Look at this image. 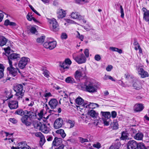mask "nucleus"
<instances>
[{"label":"nucleus","instance_id":"nucleus-1","mask_svg":"<svg viewBox=\"0 0 149 149\" xmlns=\"http://www.w3.org/2000/svg\"><path fill=\"white\" fill-rule=\"evenodd\" d=\"M14 90L16 92L15 95L17 100H22L25 92V91L23 89L22 85L21 84L16 85L14 87Z\"/></svg>","mask_w":149,"mask_h":149},{"label":"nucleus","instance_id":"nucleus-2","mask_svg":"<svg viewBox=\"0 0 149 149\" xmlns=\"http://www.w3.org/2000/svg\"><path fill=\"white\" fill-rule=\"evenodd\" d=\"M4 50L5 51L6 55L8 56V62L9 63V61L12 62V60L17 59L18 58H20V55L19 54L13 53L9 55L10 52V48L9 45L7 47L3 48Z\"/></svg>","mask_w":149,"mask_h":149},{"label":"nucleus","instance_id":"nucleus-3","mask_svg":"<svg viewBox=\"0 0 149 149\" xmlns=\"http://www.w3.org/2000/svg\"><path fill=\"white\" fill-rule=\"evenodd\" d=\"M82 89L90 93L96 92L97 87L93 83L89 82L84 86V87H81Z\"/></svg>","mask_w":149,"mask_h":149},{"label":"nucleus","instance_id":"nucleus-4","mask_svg":"<svg viewBox=\"0 0 149 149\" xmlns=\"http://www.w3.org/2000/svg\"><path fill=\"white\" fill-rule=\"evenodd\" d=\"M73 58L78 64H82L85 63L86 60V57L83 54H80L76 56L75 54L72 55Z\"/></svg>","mask_w":149,"mask_h":149},{"label":"nucleus","instance_id":"nucleus-5","mask_svg":"<svg viewBox=\"0 0 149 149\" xmlns=\"http://www.w3.org/2000/svg\"><path fill=\"white\" fill-rule=\"evenodd\" d=\"M9 66L7 68V70L9 73L11 74L13 76L15 77L17 76V71L19 73L20 72L18 68H15L13 67L12 62L10 61L9 62Z\"/></svg>","mask_w":149,"mask_h":149},{"label":"nucleus","instance_id":"nucleus-6","mask_svg":"<svg viewBox=\"0 0 149 149\" xmlns=\"http://www.w3.org/2000/svg\"><path fill=\"white\" fill-rule=\"evenodd\" d=\"M85 76V70L82 68H81L76 71L74 74L75 78L78 80H80L81 78L84 77Z\"/></svg>","mask_w":149,"mask_h":149},{"label":"nucleus","instance_id":"nucleus-7","mask_svg":"<svg viewBox=\"0 0 149 149\" xmlns=\"http://www.w3.org/2000/svg\"><path fill=\"white\" fill-rule=\"evenodd\" d=\"M29 61L30 59L28 57H22L18 63V67L20 69L24 68Z\"/></svg>","mask_w":149,"mask_h":149},{"label":"nucleus","instance_id":"nucleus-8","mask_svg":"<svg viewBox=\"0 0 149 149\" xmlns=\"http://www.w3.org/2000/svg\"><path fill=\"white\" fill-rule=\"evenodd\" d=\"M48 22L50 26H52L51 29L53 31H56L58 29V25L56 19L54 18L49 19Z\"/></svg>","mask_w":149,"mask_h":149},{"label":"nucleus","instance_id":"nucleus-9","mask_svg":"<svg viewBox=\"0 0 149 149\" xmlns=\"http://www.w3.org/2000/svg\"><path fill=\"white\" fill-rule=\"evenodd\" d=\"M56 42L55 41H49L45 42L43 44V46L46 48L52 50L56 47Z\"/></svg>","mask_w":149,"mask_h":149},{"label":"nucleus","instance_id":"nucleus-10","mask_svg":"<svg viewBox=\"0 0 149 149\" xmlns=\"http://www.w3.org/2000/svg\"><path fill=\"white\" fill-rule=\"evenodd\" d=\"M136 70L138 71V74L141 76V78H144L148 77L149 74L148 72L145 71L142 68L137 66Z\"/></svg>","mask_w":149,"mask_h":149},{"label":"nucleus","instance_id":"nucleus-11","mask_svg":"<svg viewBox=\"0 0 149 149\" xmlns=\"http://www.w3.org/2000/svg\"><path fill=\"white\" fill-rule=\"evenodd\" d=\"M63 120L61 118L56 119L54 123V127L56 129H58L61 127L63 124Z\"/></svg>","mask_w":149,"mask_h":149},{"label":"nucleus","instance_id":"nucleus-12","mask_svg":"<svg viewBox=\"0 0 149 149\" xmlns=\"http://www.w3.org/2000/svg\"><path fill=\"white\" fill-rule=\"evenodd\" d=\"M138 143L134 140H130L128 142L127 145V149H136L137 148Z\"/></svg>","mask_w":149,"mask_h":149},{"label":"nucleus","instance_id":"nucleus-13","mask_svg":"<svg viewBox=\"0 0 149 149\" xmlns=\"http://www.w3.org/2000/svg\"><path fill=\"white\" fill-rule=\"evenodd\" d=\"M8 105L11 109H16L18 107V102L16 100H10L8 102Z\"/></svg>","mask_w":149,"mask_h":149},{"label":"nucleus","instance_id":"nucleus-14","mask_svg":"<svg viewBox=\"0 0 149 149\" xmlns=\"http://www.w3.org/2000/svg\"><path fill=\"white\" fill-rule=\"evenodd\" d=\"M58 104V101L55 99H51L49 102V105L51 109L55 108Z\"/></svg>","mask_w":149,"mask_h":149},{"label":"nucleus","instance_id":"nucleus-15","mask_svg":"<svg viewBox=\"0 0 149 149\" xmlns=\"http://www.w3.org/2000/svg\"><path fill=\"white\" fill-rule=\"evenodd\" d=\"M57 17L59 19L63 18L66 16L65 11L62 9H58L56 12Z\"/></svg>","mask_w":149,"mask_h":149},{"label":"nucleus","instance_id":"nucleus-16","mask_svg":"<svg viewBox=\"0 0 149 149\" xmlns=\"http://www.w3.org/2000/svg\"><path fill=\"white\" fill-rule=\"evenodd\" d=\"M142 10L143 12V19L146 22L149 19V10L145 7L143 8Z\"/></svg>","mask_w":149,"mask_h":149},{"label":"nucleus","instance_id":"nucleus-17","mask_svg":"<svg viewBox=\"0 0 149 149\" xmlns=\"http://www.w3.org/2000/svg\"><path fill=\"white\" fill-rule=\"evenodd\" d=\"M28 118L27 117V116L24 115L21 119L22 123L27 126H30L31 125V122L28 121Z\"/></svg>","mask_w":149,"mask_h":149},{"label":"nucleus","instance_id":"nucleus-18","mask_svg":"<svg viewBox=\"0 0 149 149\" xmlns=\"http://www.w3.org/2000/svg\"><path fill=\"white\" fill-rule=\"evenodd\" d=\"M8 40L6 38L1 36H0V46H3L4 45H8V44L10 43L8 41Z\"/></svg>","mask_w":149,"mask_h":149},{"label":"nucleus","instance_id":"nucleus-19","mask_svg":"<svg viewBox=\"0 0 149 149\" xmlns=\"http://www.w3.org/2000/svg\"><path fill=\"white\" fill-rule=\"evenodd\" d=\"M118 140V139H116L115 143L112 144L111 146L110 147L109 149H118L121 145L120 142L117 141Z\"/></svg>","mask_w":149,"mask_h":149},{"label":"nucleus","instance_id":"nucleus-20","mask_svg":"<svg viewBox=\"0 0 149 149\" xmlns=\"http://www.w3.org/2000/svg\"><path fill=\"white\" fill-rule=\"evenodd\" d=\"M62 142V139L61 138L55 137L53 142L52 144L55 146L60 145Z\"/></svg>","mask_w":149,"mask_h":149},{"label":"nucleus","instance_id":"nucleus-21","mask_svg":"<svg viewBox=\"0 0 149 149\" xmlns=\"http://www.w3.org/2000/svg\"><path fill=\"white\" fill-rule=\"evenodd\" d=\"M71 17L73 19H78L80 20L83 19V17L77 12H72L71 15Z\"/></svg>","mask_w":149,"mask_h":149},{"label":"nucleus","instance_id":"nucleus-22","mask_svg":"<svg viewBox=\"0 0 149 149\" xmlns=\"http://www.w3.org/2000/svg\"><path fill=\"white\" fill-rule=\"evenodd\" d=\"M129 134L127 131H123L122 132V141L125 142L126 140L130 139Z\"/></svg>","mask_w":149,"mask_h":149},{"label":"nucleus","instance_id":"nucleus-23","mask_svg":"<svg viewBox=\"0 0 149 149\" xmlns=\"http://www.w3.org/2000/svg\"><path fill=\"white\" fill-rule=\"evenodd\" d=\"M40 130L43 133L47 134L49 131L50 128L45 124H42Z\"/></svg>","mask_w":149,"mask_h":149},{"label":"nucleus","instance_id":"nucleus-24","mask_svg":"<svg viewBox=\"0 0 149 149\" xmlns=\"http://www.w3.org/2000/svg\"><path fill=\"white\" fill-rule=\"evenodd\" d=\"M144 108L143 105L142 104H136L134 106V111L136 112L141 111Z\"/></svg>","mask_w":149,"mask_h":149},{"label":"nucleus","instance_id":"nucleus-25","mask_svg":"<svg viewBox=\"0 0 149 149\" xmlns=\"http://www.w3.org/2000/svg\"><path fill=\"white\" fill-rule=\"evenodd\" d=\"M143 137V134L141 132H138L133 136L134 138L137 140H142Z\"/></svg>","mask_w":149,"mask_h":149},{"label":"nucleus","instance_id":"nucleus-26","mask_svg":"<svg viewBox=\"0 0 149 149\" xmlns=\"http://www.w3.org/2000/svg\"><path fill=\"white\" fill-rule=\"evenodd\" d=\"M42 124L40 122L37 121H34L33 123L34 127L39 130H40Z\"/></svg>","mask_w":149,"mask_h":149},{"label":"nucleus","instance_id":"nucleus-27","mask_svg":"<svg viewBox=\"0 0 149 149\" xmlns=\"http://www.w3.org/2000/svg\"><path fill=\"white\" fill-rule=\"evenodd\" d=\"M133 86L135 89L137 90H139L142 88L141 83L137 80L133 84Z\"/></svg>","mask_w":149,"mask_h":149},{"label":"nucleus","instance_id":"nucleus-28","mask_svg":"<svg viewBox=\"0 0 149 149\" xmlns=\"http://www.w3.org/2000/svg\"><path fill=\"white\" fill-rule=\"evenodd\" d=\"M88 113L90 115L94 118H97L98 116V113L93 110H90Z\"/></svg>","mask_w":149,"mask_h":149},{"label":"nucleus","instance_id":"nucleus-29","mask_svg":"<svg viewBox=\"0 0 149 149\" xmlns=\"http://www.w3.org/2000/svg\"><path fill=\"white\" fill-rule=\"evenodd\" d=\"M56 133L57 134H59L61 135V136L64 138L66 136V134L64 132V130L60 129L57 130L56 131Z\"/></svg>","mask_w":149,"mask_h":149},{"label":"nucleus","instance_id":"nucleus-30","mask_svg":"<svg viewBox=\"0 0 149 149\" xmlns=\"http://www.w3.org/2000/svg\"><path fill=\"white\" fill-rule=\"evenodd\" d=\"M25 111H24L22 109H18L16 111L15 114L23 116L25 114Z\"/></svg>","mask_w":149,"mask_h":149},{"label":"nucleus","instance_id":"nucleus-31","mask_svg":"<svg viewBox=\"0 0 149 149\" xmlns=\"http://www.w3.org/2000/svg\"><path fill=\"white\" fill-rule=\"evenodd\" d=\"M101 113L102 116L105 118L109 119V118L111 116V114L110 112H102L101 111Z\"/></svg>","mask_w":149,"mask_h":149},{"label":"nucleus","instance_id":"nucleus-32","mask_svg":"<svg viewBox=\"0 0 149 149\" xmlns=\"http://www.w3.org/2000/svg\"><path fill=\"white\" fill-rule=\"evenodd\" d=\"M84 100L81 97H78L75 100V103L76 104L80 105L84 103Z\"/></svg>","mask_w":149,"mask_h":149},{"label":"nucleus","instance_id":"nucleus-33","mask_svg":"<svg viewBox=\"0 0 149 149\" xmlns=\"http://www.w3.org/2000/svg\"><path fill=\"white\" fill-rule=\"evenodd\" d=\"M67 123L70 125V128H72L75 125V123L74 121L68 120H67Z\"/></svg>","mask_w":149,"mask_h":149},{"label":"nucleus","instance_id":"nucleus-34","mask_svg":"<svg viewBox=\"0 0 149 149\" xmlns=\"http://www.w3.org/2000/svg\"><path fill=\"white\" fill-rule=\"evenodd\" d=\"M109 49L111 50L113 52H116L120 54L121 53V49H119L117 48L111 47H109Z\"/></svg>","mask_w":149,"mask_h":149},{"label":"nucleus","instance_id":"nucleus-35","mask_svg":"<svg viewBox=\"0 0 149 149\" xmlns=\"http://www.w3.org/2000/svg\"><path fill=\"white\" fill-rule=\"evenodd\" d=\"M60 65L61 67L63 68L64 70L67 69L69 68L67 64H66L64 62L60 63Z\"/></svg>","mask_w":149,"mask_h":149},{"label":"nucleus","instance_id":"nucleus-36","mask_svg":"<svg viewBox=\"0 0 149 149\" xmlns=\"http://www.w3.org/2000/svg\"><path fill=\"white\" fill-rule=\"evenodd\" d=\"M65 81L68 83H73L74 82V79L70 77H67L65 79Z\"/></svg>","mask_w":149,"mask_h":149},{"label":"nucleus","instance_id":"nucleus-37","mask_svg":"<svg viewBox=\"0 0 149 149\" xmlns=\"http://www.w3.org/2000/svg\"><path fill=\"white\" fill-rule=\"evenodd\" d=\"M138 149H147L144 144L139 143H138Z\"/></svg>","mask_w":149,"mask_h":149},{"label":"nucleus","instance_id":"nucleus-38","mask_svg":"<svg viewBox=\"0 0 149 149\" xmlns=\"http://www.w3.org/2000/svg\"><path fill=\"white\" fill-rule=\"evenodd\" d=\"M91 105L93 106H98V104H97L94 103H92L89 104H86L84 103L83 106L84 107V108H88V107H91Z\"/></svg>","mask_w":149,"mask_h":149},{"label":"nucleus","instance_id":"nucleus-39","mask_svg":"<svg viewBox=\"0 0 149 149\" xmlns=\"http://www.w3.org/2000/svg\"><path fill=\"white\" fill-rule=\"evenodd\" d=\"M45 37V36H42L38 38L36 40V41L38 43H42L44 41Z\"/></svg>","mask_w":149,"mask_h":149},{"label":"nucleus","instance_id":"nucleus-40","mask_svg":"<svg viewBox=\"0 0 149 149\" xmlns=\"http://www.w3.org/2000/svg\"><path fill=\"white\" fill-rule=\"evenodd\" d=\"M45 141L46 140L44 136L40 139L39 143L40 145L41 146V147H42V146L44 145V144L45 143Z\"/></svg>","mask_w":149,"mask_h":149},{"label":"nucleus","instance_id":"nucleus-41","mask_svg":"<svg viewBox=\"0 0 149 149\" xmlns=\"http://www.w3.org/2000/svg\"><path fill=\"white\" fill-rule=\"evenodd\" d=\"M25 113H26V114L24 115V116H26L27 117L30 118L32 117L33 113L31 111H28L26 110H25Z\"/></svg>","mask_w":149,"mask_h":149},{"label":"nucleus","instance_id":"nucleus-42","mask_svg":"<svg viewBox=\"0 0 149 149\" xmlns=\"http://www.w3.org/2000/svg\"><path fill=\"white\" fill-rule=\"evenodd\" d=\"M130 132L132 136L133 137V136L137 133V131L135 129L131 128L130 130Z\"/></svg>","mask_w":149,"mask_h":149},{"label":"nucleus","instance_id":"nucleus-43","mask_svg":"<svg viewBox=\"0 0 149 149\" xmlns=\"http://www.w3.org/2000/svg\"><path fill=\"white\" fill-rule=\"evenodd\" d=\"M43 74H44L45 77L47 78H49L50 77V72L49 71L47 70H45Z\"/></svg>","mask_w":149,"mask_h":149},{"label":"nucleus","instance_id":"nucleus-44","mask_svg":"<svg viewBox=\"0 0 149 149\" xmlns=\"http://www.w3.org/2000/svg\"><path fill=\"white\" fill-rule=\"evenodd\" d=\"M79 141L81 143L87 142L88 141V140L86 139H84L81 137H78Z\"/></svg>","mask_w":149,"mask_h":149},{"label":"nucleus","instance_id":"nucleus-45","mask_svg":"<svg viewBox=\"0 0 149 149\" xmlns=\"http://www.w3.org/2000/svg\"><path fill=\"white\" fill-rule=\"evenodd\" d=\"M18 148L19 149L23 148L25 147V144L24 143L22 142H20L18 144Z\"/></svg>","mask_w":149,"mask_h":149},{"label":"nucleus","instance_id":"nucleus-46","mask_svg":"<svg viewBox=\"0 0 149 149\" xmlns=\"http://www.w3.org/2000/svg\"><path fill=\"white\" fill-rule=\"evenodd\" d=\"M35 136L37 137H39L40 139L43 136V135L40 132H38L35 133Z\"/></svg>","mask_w":149,"mask_h":149},{"label":"nucleus","instance_id":"nucleus-47","mask_svg":"<svg viewBox=\"0 0 149 149\" xmlns=\"http://www.w3.org/2000/svg\"><path fill=\"white\" fill-rule=\"evenodd\" d=\"M76 2L78 3H82L88 2V0H75Z\"/></svg>","mask_w":149,"mask_h":149},{"label":"nucleus","instance_id":"nucleus-48","mask_svg":"<svg viewBox=\"0 0 149 149\" xmlns=\"http://www.w3.org/2000/svg\"><path fill=\"white\" fill-rule=\"evenodd\" d=\"M94 58L95 60L99 61L100 60L101 57L100 55L99 54H96Z\"/></svg>","mask_w":149,"mask_h":149},{"label":"nucleus","instance_id":"nucleus-49","mask_svg":"<svg viewBox=\"0 0 149 149\" xmlns=\"http://www.w3.org/2000/svg\"><path fill=\"white\" fill-rule=\"evenodd\" d=\"M93 146L94 147L99 149L101 147V145L100 143L97 142L96 144H93Z\"/></svg>","mask_w":149,"mask_h":149},{"label":"nucleus","instance_id":"nucleus-50","mask_svg":"<svg viewBox=\"0 0 149 149\" xmlns=\"http://www.w3.org/2000/svg\"><path fill=\"white\" fill-rule=\"evenodd\" d=\"M64 62L66 64H68L69 65H70L72 63V62L69 58L65 59Z\"/></svg>","mask_w":149,"mask_h":149},{"label":"nucleus","instance_id":"nucleus-51","mask_svg":"<svg viewBox=\"0 0 149 149\" xmlns=\"http://www.w3.org/2000/svg\"><path fill=\"white\" fill-rule=\"evenodd\" d=\"M31 32L33 34H34L37 32L36 28L34 27H31L30 29Z\"/></svg>","mask_w":149,"mask_h":149},{"label":"nucleus","instance_id":"nucleus-52","mask_svg":"<svg viewBox=\"0 0 149 149\" xmlns=\"http://www.w3.org/2000/svg\"><path fill=\"white\" fill-rule=\"evenodd\" d=\"M32 17H33L29 13H28L26 16L27 19L29 21H31L32 20Z\"/></svg>","mask_w":149,"mask_h":149},{"label":"nucleus","instance_id":"nucleus-53","mask_svg":"<svg viewBox=\"0 0 149 149\" xmlns=\"http://www.w3.org/2000/svg\"><path fill=\"white\" fill-rule=\"evenodd\" d=\"M44 96L45 97H48L52 96V95L50 92L46 93L44 94Z\"/></svg>","mask_w":149,"mask_h":149},{"label":"nucleus","instance_id":"nucleus-54","mask_svg":"<svg viewBox=\"0 0 149 149\" xmlns=\"http://www.w3.org/2000/svg\"><path fill=\"white\" fill-rule=\"evenodd\" d=\"M61 37L62 39H66L67 38V35L65 33H63L61 36Z\"/></svg>","mask_w":149,"mask_h":149},{"label":"nucleus","instance_id":"nucleus-55","mask_svg":"<svg viewBox=\"0 0 149 149\" xmlns=\"http://www.w3.org/2000/svg\"><path fill=\"white\" fill-rule=\"evenodd\" d=\"M84 53L86 57H88L89 56V52L88 50L87 49H85Z\"/></svg>","mask_w":149,"mask_h":149},{"label":"nucleus","instance_id":"nucleus-56","mask_svg":"<svg viewBox=\"0 0 149 149\" xmlns=\"http://www.w3.org/2000/svg\"><path fill=\"white\" fill-rule=\"evenodd\" d=\"M117 113L116 112L114 111H112L111 113V117L113 118H115L116 116Z\"/></svg>","mask_w":149,"mask_h":149},{"label":"nucleus","instance_id":"nucleus-57","mask_svg":"<svg viewBox=\"0 0 149 149\" xmlns=\"http://www.w3.org/2000/svg\"><path fill=\"white\" fill-rule=\"evenodd\" d=\"M72 143H75L76 142V140L74 138H70L67 140Z\"/></svg>","mask_w":149,"mask_h":149},{"label":"nucleus","instance_id":"nucleus-58","mask_svg":"<svg viewBox=\"0 0 149 149\" xmlns=\"http://www.w3.org/2000/svg\"><path fill=\"white\" fill-rule=\"evenodd\" d=\"M113 68V66L111 65H109L106 68V70L108 71H110Z\"/></svg>","mask_w":149,"mask_h":149},{"label":"nucleus","instance_id":"nucleus-59","mask_svg":"<svg viewBox=\"0 0 149 149\" xmlns=\"http://www.w3.org/2000/svg\"><path fill=\"white\" fill-rule=\"evenodd\" d=\"M10 121L13 123H16L17 122V120L14 118H10Z\"/></svg>","mask_w":149,"mask_h":149},{"label":"nucleus","instance_id":"nucleus-60","mask_svg":"<svg viewBox=\"0 0 149 149\" xmlns=\"http://www.w3.org/2000/svg\"><path fill=\"white\" fill-rule=\"evenodd\" d=\"M10 22L8 19H6L4 23V25L5 26H8V25H10Z\"/></svg>","mask_w":149,"mask_h":149},{"label":"nucleus","instance_id":"nucleus-61","mask_svg":"<svg viewBox=\"0 0 149 149\" xmlns=\"http://www.w3.org/2000/svg\"><path fill=\"white\" fill-rule=\"evenodd\" d=\"M102 120L105 125H109V123L108 121L107 120V119L104 118H102Z\"/></svg>","mask_w":149,"mask_h":149},{"label":"nucleus","instance_id":"nucleus-62","mask_svg":"<svg viewBox=\"0 0 149 149\" xmlns=\"http://www.w3.org/2000/svg\"><path fill=\"white\" fill-rule=\"evenodd\" d=\"M43 112L42 111H40V112L38 113V115L39 116V118L41 119L42 118L43 116Z\"/></svg>","mask_w":149,"mask_h":149},{"label":"nucleus","instance_id":"nucleus-63","mask_svg":"<svg viewBox=\"0 0 149 149\" xmlns=\"http://www.w3.org/2000/svg\"><path fill=\"white\" fill-rule=\"evenodd\" d=\"M32 20H33L37 24H41L40 22L38 21L35 18L33 17H32Z\"/></svg>","mask_w":149,"mask_h":149},{"label":"nucleus","instance_id":"nucleus-64","mask_svg":"<svg viewBox=\"0 0 149 149\" xmlns=\"http://www.w3.org/2000/svg\"><path fill=\"white\" fill-rule=\"evenodd\" d=\"M79 36V38L81 40V41L83 40V39L84 38V36L83 35H80L79 32H77Z\"/></svg>","mask_w":149,"mask_h":149}]
</instances>
